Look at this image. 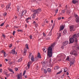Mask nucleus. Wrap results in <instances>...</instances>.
I'll use <instances>...</instances> for the list:
<instances>
[{
  "instance_id": "obj_18",
  "label": "nucleus",
  "mask_w": 79,
  "mask_h": 79,
  "mask_svg": "<svg viewBox=\"0 0 79 79\" xmlns=\"http://www.w3.org/2000/svg\"><path fill=\"white\" fill-rule=\"evenodd\" d=\"M37 57L38 58H41V56H40V53H38Z\"/></svg>"
},
{
  "instance_id": "obj_7",
  "label": "nucleus",
  "mask_w": 79,
  "mask_h": 79,
  "mask_svg": "<svg viewBox=\"0 0 79 79\" xmlns=\"http://www.w3.org/2000/svg\"><path fill=\"white\" fill-rule=\"evenodd\" d=\"M69 28L70 29V31L72 32V31L73 30V28H74V26H70Z\"/></svg>"
},
{
  "instance_id": "obj_51",
  "label": "nucleus",
  "mask_w": 79,
  "mask_h": 79,
  "mask_svg": "<svg viewBox=\"0 0 79 79\" xmlns=\"http://www.w3.org/2000/svg\"><path fill=\"white\" fill-rule=\"evenodd\" d=\"M29 37L30 39H32V35H31Z\"/></svg>"
},
{
  "instance_id": "obj_59",
  "label": "nucleus",
  "mask_w": 79,
  "mask_h": 79,
  "mask_svg": "<svg viewBox=\"0 0 79 79\" xmlns=\"http://www.w3.org/2000/svg\"><path fill=\"white\" fill-rule=\"evenodd\" d=\"M46 40H50V38L48 37L46 39Z\"/></svg>"
},
{
  "instance_id": "obj_4",
  "label": "nucleus",
  "mask_w": 79,
  "mask_h": 79,
  "mask_svg": "<svg viewBox=\"0 0 79 79\" xmlns=\"http://www.w3.org/2000/svg\"><path fill=\"white\" fill-rule=\"evenodd\" d=\"M75 62V60H72V61H71L70 63V67H71V65L72 64H74V63Z\"/></svg>"
},
{
  "instance_id": "obj_28",
  "label": "nucleus",
  "mask_w": 79,
  "mask_h": 79,
  "mask_svg": "<svg viewBox=\"0 0 79 79\" xmlns=\"http://www.w3.org/2000/svg\"><path fill=\"white\" fill-rule=\"evenodd\" d=\"M59 68L60 67H59V66H56V67H55V68L54 69H56L57 70V69H59Z\"/></svg>"
},
{
  "instance_id": "obj_23",
  "label": "nucleus",
  "mask_w": 79,
  "mask_h": 79,
  "mask_svg": "<svg viewBox=\"0 0 79 79\" xmlns=\"http://www.w3.org/2000/svg\"><path fill=\"white\" fill-rule=\"evenodd\" d=\"M15 53H16V51H15V50L12 49V54H15Z\"/></svg>"
},
{
  "instance_id": "obj_11",
  "label": "nucleus",
  "mask_w": 79,
  "mask_h": 79,
  "mask_svg": "<svg viewBox=\"0 0 79 79\" xmlns=\"http://www.w3.org/2000/svg\"><path fill=\"white\" fill-rule=\"evenodd\" d=\"M75 48H76V51H78V50H79V45H77V46H75Z\"/></svg>"
},
{
  "instance_id": "obj_64",
  "label": "nucleus",
  "mask_w": 79,
  "mask_h": 79,
  "mask_svg": "<svg viewBox=\"0 0 79 79\" xmlns=\"http://www.w3.org/2000/svg\"><path fill=\"white\" fill-rule=\"evenodd\" d=\"M25 78H27V76L24 75Z\"/></svg>"
},
{
  "instance_id": "obj_6",
  "label": "nucleus",
  "mask_w": 79,
  "mask_h": 79,
  "mask_svg": "<svg viewBox=\"0 0 79 79\" xmlns=\"http://www.w3.org/2000/svg\"><path fill=\"white\" fill-rule=\"evenodd\" d=\"M33 12L34 13V15H36V14H38L39 13V11L38 10H34Z\"/></svg>"
},
{
  "instance_id": "obj_25",
  "label": "nucleus",
  "mask_w": 79,
  "mask_h": 79,
  "mask_svg": "<svg viewBox=\"0 0 79 79\" xmlns=\"http://www.w3.org/2000/svg\"><path fill=\"white\" fill-rule=\"evenodd\" d=\"M48 72H49V73H50L52 72V70H51V69L49 68H48L47 69Z\"/></svg>"
},
{
  "instance_id": "obj_22",
  "label": "nucleus",
  "mask_w": 79,
  "mask_h": 79,
  "mask_svg": "<svg viewBox=\"0 0 79 79\" xmlns=\"http://www.w3.org/2000/svg\"><path fill=\"white\" fill-rule=\"evenodd\" d=\"M31 60L32 61H34V56H33V55H32L31 58Z\"/></svg>"
},
{
  "instance_id": "obj_1",
  "label": "nucleus",
  "mask_w": 79,
  "mask_h": 79,
  "mask_svg": "<svg viewBox=\"0 0 79 79\" xmlns=\"http://www.w3.org/2000/svg\"><path fill=\"white\" fill-rule=\"evenodd\" d=\"M77 38L78 37L77 36L76 34H74L72 35V37L69 38V44H73L74 43V42H76V43H77Z\"/></svg>"
},
{
  "instance_id": "obj_8",
  "label": "nucleus",
  "mask_w": 79,
  "mask_h": 79,
  "mask_svg": "<svg viewBox=\"0 0 79 79\" xmlns=\"http://www.w3.org/2000/svg\"><path fill=\"white\" fill-rule=\"evenodd\" d=\"M78 2V1H76L75 0H73L72 1V3H73V4H76V3H77Z\"/></svg>"
},
{
  "instance_id": "obj_30",
  "label": "nucleus",
  "mask_w": 79,
  "mask_h": 79,
  "mask_svg": "<svg viewBox=\"0 0 79 79\" xmlns=\"http://www.w3.org/2000/svg\"><path fill=\"white\" fill-rule=\"evenodd\" d=\"M22 60V58H20L18 60V62H20Z\"/></svg>"
},
{
  "instance_id": "obj_52",
  "label": "nucleus",
  "mask_w": 79,
  "mask_h": 79,
  "mask_svg": "<svg viewBox=\"0 0 79 79\" xmlns=\"http://www.w3.org/2000/svg\"><path fill=\"white\" fill-rule=\"evenodd\" d=\"M58 10L57 9L56 10V13H58Z\"/></svg>"
},
{
  "instance_id": "obj_58",
  "label": "nucleus",
  "mask_w": 79,
  "mask_h": 79,
  "mask_svg": "<svg viewBox=\"0 0 79 79\" xmlns=\"http://www.w3.org/2000/svg\"><path fill=\"white\" fill-rule=\"evenodd\" d=\"M61 33H59V36L61 37Z\"/></svg>"
},
{
  "instance_id": "obj_48",
  "label": "nucleus",
  "mask_w": 79,
  "mask_h": 79,
  "mask_svg": "<svg viewBox=\"0 0 79 79\" xmlns=\"http://www.w3.org/2000/svg\"><path fill=\"white\" fill-rule=\"evenodd\" d=\"M4 25V23H2L1 25L0 26H3Z\"/></svg>"
},
{
  "instance_id": "obj_55",
  "label": "nucleus",
  "mask_w": 79,
  "mask_h": 79,
  "mask_svg": "<svg viewBox=\"0 0 79 79\" xmlns=\"http://www.w3.org/2000/svg\"><path fill=\"white\" fill-rule=\"evenodd\" d=\"M43 35H44V36H45H45H46L45 35V33L44 32V33H43Z\"/></svg>"
},
{
  "instance_id": "obj_35",
  "label": "nucleus",
  "mask_w": 79,
  "mask_h": 79,
  "mask_svg": "<svg viewBox=\"0 0 79 79\" xmlns=\"http://www.w3.org/2000/svg\"><path fill=\"white\" fill-rule=\"evenodd\" d=\"M35 15H34V14H33V16L32 17V18H35Z\"/></svg>"
},
{
  "instance_id": "obj_34",
  "label": "nucleus",
  "mask_w": 79,
  "mask_h": 79,
  "mask_svg": "<svg viewBox=\"0 0 79 79\" xmlns=\"http://www.w3.org/2000/svg\"><path fill=\"white\" fill-rule=\"evenodd\" d=\"M67 69V68L66 67H65V68L64 69V72H65V73H66V71H67V70H65V69Z\"/></svg>"
},
{
  "instance_id": "obj_16",
  "label": "nucleus",
  "mask_w": 79,
  "mask_h": 79,
  "mask_svg": "<svg viewBox=\"0 0 79 79\" xmlns=\"http://www.w3.org/2000/svg\"><path fill=\"white\" fill-rule=\"evenodd\" d=\"M26 13H27V11H26V10H24L23 12H22V13L23 15H24Z\"/></svg>"
},
{
  "instance_id": "obj_50",
  "label": "nucleus",
  "mask_w": 79,
  "mask_h": 79,
  "mask_svg": "<svg viewBox=\"0 0 79 79\" xmlns=\"http://www.w3.org/2000/svg\"><path fill=\"white\" fill-rule=\"evenodd\" d=\"M61 19V17H60L58 18V20H60V19Z\"/></svg>"
},
{
  "instance_id": "obj_14",
  "label": "nucleus",
  "mask_w": 79,
  "mask_h": 79,
  "mask_svg": "<svg viewBox=\"0 0 79 79\" xmlns=\"http://www.w3.org/2000/svg\"><path fill=\"white\" fill-rule=\"evenodd\" d=\"M31 64V62H28L27 64V66L28 67V68H29Z\"/></svg>"
},
{
  "instance_id": "obj_61",
  "label": "nucleus",
  "mask_w": 79,
  "mask_h": 79,
  "mask_svg": "<svg viewBox=\"0 0 79 79\" xmlns=\"http://www.w3.org/2000/svg\"><path fill=\"white\" fill-rule=\"evenodd\" d=\"M31 55H32V53H30V55H29L30 56H29H29L30 57Z\"/></svg>"
},
{
  "instance_id": "obj_57",
  "label": "nucleus",
  "mask_w": 79,
  "mask_h": 79,
  "mask_svg": "<svg viewBox=\"0 0 79 79\" xmlns=\"http://www.w3.org/2000/svg\"><path fill=\"white\" fill-rule=\"evenodd\" d=\"M77 37H79V33H78L77 34Z\"/></svg>"
},
{
  "instance_id": "obj_24",
  "label": "nucleus",
  "mask_w": 79,
  "mask_h": 79,
  "mask_svg": "<svg viewBox=\"0 0 79 79\" xmlns=\"http://www.w3.org/2000/svg\"><path fill=\"white\" fill-rule=\"evenodd\" d=\"M38 58H39L37 57H35L34 58V61H37Z\"/></svg>"
},
{
  "instance_id": "obj_53",
  "label": "nucleus",
  "mask_w": 79,
  "mask_h": 79,
  "mask_svg": "<svg viewBox=\"0 0 79 79\" xmlns=\"http://www.w3.org/2000/svg\"><path fill=\"white\" fill-rule=\"evenodd\" d=\"M10 76V74H7V75L6 77H9V76Z\"/></svg>"
},
{
  "instance_id": "obj_45",
  "label": "nucleus",
  "mask_w": 79,
  "mask_h": 79,
  "mask_svg": "<svg viewBox=\"0 0 79 79\" xmlns=\"http://www.w3.org/2000/svg\"><path fill=\"white\" fill-rule=\"evenodd\" d=\"M7 14L6 13H4L3 14V15H4V16H6V15Z\"/></svg>"
},
{
  "instance_id": "obj_43",
  "label": "nucleus",
  "mask_w": 79,
  "mask_h": 79,
  "mask_svg": "<svg viewBox=\"0 0 79 79\" xmlns=\"http://www.w3.org/2000/svg\"><path fill=\"white\" fill-rule=\"evenodd\" d=\"M26 70L24 71L23 73V76H24V74H25V73H26Z\"/></svg>"
},
{
  "instance_id": "obj_36",
  "label": "nucleus",
  "mask_w": 79,
  "mask_h": 79,
  "mask_svg": "<svg viewBox=\"0 0 79 79\" xmlns=\"http://www.w3.org/2000/svg\"><path fill=\"white\" fill-rule=\"evenodd\" d=\"M1 52L2 53H4V54H5V53H6V52H5L4 51H3V50Z\"/></svg>"
},
{
  "instance_id": "obj_62",
  "label": "nucleus",
  "mask_w": 79,
  "mask_h": 79,
  "mask_svg": "<svg viewBox=\"0 0 79 79\" xmlns=\"http://www.w3.org/2000/svg\"><path fill=\"white\" fill-rule=\"evenodd\" d=\"M66 74H67V75H69V73H68V72H67V73H66Z\"/></svg>"
},
{
  "instance_id": "obj_29",
  "label": "nucleus",
  "mask_w": 79,
  "mask_h": 79,
  "mask_svg": "<svg viewBox=\"0 0 79 79\" xmlns=\"http://www.w3.org/2000/svg\"><path fill=\"white\" fill-rule=\"evenodd\" d=\"M25 46L27 49H29V47L28 46V45L27 44H26L25 45Z\"/></svg>"
},
{
  "instance_id": "obj_44",
  "label": "nucleus",
  "mask_w": 79,
  "mask_h": 79,
  "mask_svg": "<svg viewBox=\"0 0 79 79\" xmlns=\"http://www.w3.org/2000/svg\"><path fill=\"white\" fill-rule=\"evenodd\" d=\"M2 36L3 37L4 39H5V38H6V36L5 35L2 34Z\"/></svg>"
},
{
  "instance_id": "obj_19",
  "label": "nucleus",
  "mask_w": 79,
  "mask_h": 79,
  "mask_svg": "<svg viewBox=\"0 0 79 79\" xmlns=\"http://www.w3.org/2000/svg\"><path fill=\"white\" fill-rule=\"evenodd\" d=\"M42 65L43 67H44L45 66V62L44 61L43 62H42Z\"/></svg>"
},
{
  "instance_id": "obj_37",
  "label": "nucleus",
  "mask_w": 79,
  "mask_h": 79,
  "mask_svg": "<svg viewBox=\"0 0 79 79\" xmlns=\"http://www.w3.org/2000/svg\"><path fill=\"white\" fill-rule=\"evenodd\" d=\"M37 10H38H38L40 12L42 11V10H41V9L40 8H39Z\"/></svg>"
},
{
  "instance_id": "obj_21",
  "label": "nucleus",
  "mask_w": 79,
  "mask_h": 79,
  "mask_svg": "<svg viewBox=\"0 0 79 79\" xmlns=\"http://www.w3.org/2000/svg\"><path fill=\"white\" fill-rule=\"evenodd\" d=\"M26 52H27V50L26 49V48H25L23 51V53L24 55H26Z\"/></svg>"
},
{
  "instance_id": "obj_56",
  "label": "nucleus",
  "mask_w": 79,
  "mask_h": 79,
  "mask_svg": "<svg viewBox=\"0 0 79 79\" xmlns=\"http://www.w3.org/2000/svg\"><path fill=\"white\" fill-rule=\"evenodd\" d=\"M1 7H2V8H4V5H1Z\"/></svg>"
},
{
  "instance_id": "obj_39",
  "label": "nucleus",
  "mask_w": 79,
  "mask_h": 79,
  "mask_svg": "<svg viewBox=\"0 0 79 79\" xmlns=\"http://www.w3.org/2000/svg\"><path fill=\"white\" fill-rule=\"evenodd\" d=\"M44 71L45 74L47 73V71L46 70V69H44Z\"/></svg>"
},
{
  "instance_id": "obj_17",
  "label": "nucleus",
  "mask_w": 79,
  "mask_h": 79,
  "mask_svg": "<svg viewBox=\"0 0 79 79\" xmlns=\"http://www.w3.org/2000/svg\"><path fill=\"white\" fill-rule=\"evenodd\" d=\"M75 20L77 23H79V17L77 18Z\"/></svg>"
},
{
  "instance_id": "obj_10",
  "label": "nucleus",
  "mask_w": 79,
  "mask_h": 79,
  "mask_svg": "<svg viewBox=\"0 0 79 79\" xmlns=\"http://www.w3.org/2000/svg\"><path fill=\"white\" fill-rule=\"evenodd\" d=\"M33 24L35 25L36 27H38V24L36 23V22H35V21H34L33 22Z\"/></svg>"
},
{
  "instance_id": "obj_42",
  "label": "nucleus",
  "mask_w": 79,
  "mask_h": 79,
  "mask_svg": "<svg viewBox=\"0 0 79 79\" xmlns=\"http://www.w3.org/2000/svg\"><path fill=\"white\" fill-rule=\"evenodd\" d=\"M12 46H13V45H12V44H10V45H9V48H11V47Z\"/></svg>"
},
{
  "instance_id": "obj_63",
  "label": "nucleus",
  "mask_w": 79,
  "mask_h": 79,
  "mask_svg": "<svg viewBox=\"0 0 79 79\" xmlns=\"http://www.w3.org/2000/svg\"><path fill=\"white\" fill-rule=\"evenodd\" d=\"M25 27H27V24H25Z\"/></svg>"
},
{
  "instance_id": "obj_49",
  "label": "nucleus",
  "mask_w": 79,
  "mask_h": 79,
  "mask_svg": "<svg viewBox=\"0 0 79 79\" xmlns=\"http://www.w3.org/2000/svg\"><path fill=\"white\" fill-rule=\"evenodd\" d=\"M15 31H14L12 33V34L13 35H15Z\"/></svg>"
},
{
  "instance_id": "obj_27",
  "label": "nucleus",
  "mask_w": 79,
  "mask_h": 79,
  "mask_svg": "<svg viewBox=\"0 0 79 79\" xmlns=\"http://www.w3.org/2000/svg\"><path fill=\"white\" fill-rule=\"evenodd\" d=\"M74 16L75 17V18H79V17H78V15L76 14H74Z\"/></svg>"
},
{
  "instance_id": "obj_3",
  "label": "nucleus",
  "mask_w": 79,
  "mask_h": 79,
  "mask_svg": "<svg viewBox=\"0 0 79 79\" xmlns=\"http://www.w3.org/2000/svg\"><path fill=\"white\" fill-rule=\"evenodd\" d=\"M68 41H64L63 43V45L64 46H66L67 45H68Z\"/></svg>"
},
{
  "instance_id": "obj_40",
  "label": "nucleus",
  "mask_w": 79,
  "mask_h": 79,
  "mask_svg": "<svg viewBox=\"0 0 79 79\" xmlns=\"http://www.w3.org/2000/svg\"><path fill=\"white\" fill-rule=\"evenodd\" d=\"M50 36L52 35V31H50L49 33L48 34Z\"/></svg>"
},
{
  "instance_id": "obj_31",
  "label": "nucleus",
  "mask_w": 79,
  "mask_h": 79,
  "mask_svg": "<svg viewBox=\"0 0 79 79\" xmlns=\"http://www.w3.org/2000/svg\"><path fill=\"white\" fill-rule=\"evenodd\" d=\"M66 60H67V61H69V56H68L66 59Z\"/></svg>"
},
{
  "instance_id": "obj_13",
  "label": "nucleus",
  "mask_w": 79,
  "mask_h": 79,
  "mask_svg": "<svg viewBox=\"0 0 79 79\" xmlns=\"http://www.w3.org/2000/svg\"><path fill=\"white\" fill-rule=\"evenodd\" d=\"M43 50L45 53H46V52L47 51V50L48 49L46 48H43Z\"/></svg>"
},
{
  "instance_id": "obj_9",
  "label": "nucleus",
  "mask_w": 79,
  "mask_h": 79,
  "mask_svg": "<svg viewBox=\"0 0 79 79\" xmlns=\"http://www.w3.org/2000/svg\"><path fill=\"white\" fill-rule=\"evenodd\" d=\"M10 5H11V3H9L6 7L7 10H8L7 8H10Z\"/></svg>"
},
{
  "instance_id": "obj_5",
  "label": "nucleus",
  "mask_w": 79,
  "mask_h": 79,
  "mask_svg": "<svg viewBox=\"0 0 79 79\" xmlns=\"http://www.w3.org/2000/svg\"><path fill=\"white\" fill-rule=\"evenodd\" d=\"M64 26L63 25H61L60 26V31H61V30H63L64 29Z\"/></svg>"
},
{
  "instance_id": "obj_15",
  "label": "nucleus",
  "mask_w": 79,
  "mask_h": 79,
  "mask_svg": "<svg viewBox=\"0 0 79 79\" xmlns=\"http://www.w3.org/2000/svg\"><path fill=\"white\" fill-rule=\"evenodd\" d=\"M19 16L20 17H21V18H22V16H23L22 12H21H21L19 13Z\"/></svg>"
},
{
  "instance_id": "obj_60",
  "label": "nucleus",
  "mask_w": 79,
  "mask_h": 79,
  "mask_svg": "<svg viewBox=\"0 0 79 79\" xmlns=\"http://www.w3.org/2000/svg\"><path fill=\"white\" fill-rule=\"evenodd\" d=\"M5 60L6 61H8V60L7 59H5Z\"/></svg>"
},
{
  "instance_id": "obj_20",
  "label": "nucleus",
  "mask_w": 79,
  "mask_h": 79,
  "mask_svg": "<svg viewBox=\"0 0 79 79\" xmlns=\"http://www.w3.org/2000/svg\"><path fill=\"white\" fill-rule=\"evenodd\" d=\"M67 32V31H66V30L65 29H64L63 32V34H64V35H65V34H66Z\"/></svg>"
},
{
  "instance_id": "obj_46",
  "label": "nucleus",
  "mask_w": 79,
  "mask_h": 79,
  "mask_svg": "<svg viewBox=\"0 0 79 79\" xmlns=\"http://www.w3.org/2000/svg\"><path fill=\"white\" fill-rule=\"evenodd\" d=\"M15 71H17L18 70V68H15Z\"/></svg>"
},
{
  "instance_id": "obj_12",
  "label": "nucleus",
  "mask_w": 79,
  "mask_h": 79,
  "mask_svg": "<svg viewBox=\"0 0 79 79\" xmlns=\"http://www.w3.org/2000/svg\"><path fill=\"white\" fill-rule=\"evenodd\" d=\"M72 54H73L75 56H76V55H77V53H76V51H73V52L72 53Z\"/></svg>"
},
{
  "instance_id": "obj_33",
  "label": "nucleus",
  "mask_w": 79,
  "mask_h": 79,
  "mask_svg": "<svg viewBox=\"0 0 79 79\" xmlns=\"http://www.w3.org/2000/svg\"><path fill=\"white\" fill-rule=\"evenodd\" d=\"M62 73V71H59L58 73H56V74H60V73Z\"/></svg>"
},
{
  "instance_id": "obj_38",
  "label": "nucleus",
  "mask_w": 79,
  "mask_h": 79,
  "mask_svg": "<svg viewBox=\"0 0 79 79\" xmlns=\"http://www.w3.org/2000/svg\"><path fill=\"white\" fill-rule=\"evenodd\" d=\"M17 11H18V12H19V6H18L17 7Z\"/></svg>"
},
{
  "instance_id": "obj_26",
  "label": "nucleus",
  "mask_w": 79,
  "mask_h": 79,
  "mask_svg": "<svg viewBox=\"0 0 79 79\" xmlns=\"http://www.w3.org/2000/svg\"><path fill=\"white\" fill-rule=\"evenodd\" d=\"M29 19H31V17H29L27 18V19H26L25 21H27V20H29Z\"/></svg>"
},
{
  "instance_id": "obj_47",
  "label": "nucleus",
  "mask_w": 79,
  "mask_h": 79,
  "mask_svg": "<svg viewBox=\"0 0 79 79\" xmlns=\"http://www.w3.org/2000/svg\"><path fill=\"white\" fill-rule=\"evenodd\" d=\"M9 71H10V72H12L13 70H12V69H9Z\"/></svg>"
},
{
  "instance_id": "obj_41",
  "label": "nucleus",
  "mask_w": 79,
  "mask_h": 79,
  "mask_svg": "<svg viewBox=\"0 0 79 79\" xmlns=\"http://www.w3.org/2000/svg\"><path fill=\"white\" fill-rule=\"evenodd\" d=\"M65 11L66 10H62V13H64Z\"/></svg>"
},
{
  "instance_id": "obj_2",
  "label": "nucleus",
  "mask_w": 79,
  "mask_h": 79,
  "mask_svg": "<svg viewBox=\"0 0 79 79\" xmlns=\"http://www.w3.org/2000/svg\"><path fill=\"white\" fill-rule=\"evenodd\" d=\"M54 46V44H53L51 46H50L48 49V53L47 54V56H48L49 58H51L52 57V55L53 52H52V48Z\"/></svg>"
},
{
  "instance_id": "obj_32",
  "label": "nucleus",
  "mask_w": 79,
  "mask_h": 79,
  "mask_svg": "<svg viewBox=\"0 0 79 79\" xmlns=\"http://www.w3.org/2000/svg\"><path fill=\"white\" fill-rule=\"evenodd\" d=\"M17 31L18 32H23V30H17Z\"/></svg>"
},
{
  "instance_id": "obj_54",
  "label": "nucleus",
  "mask_w": 79,
  "mask_h": 79,
  "mask_svg": "<svg viewBox=\"0 0 79 79\" xmlns=\"http://www.w3.org/2000/svg\"><path fill=\"white\" fill-rule=\"evenodd\" d=\"M5 74H6V76H7V72H5Z\"/></svg>"
}]
</instances>
